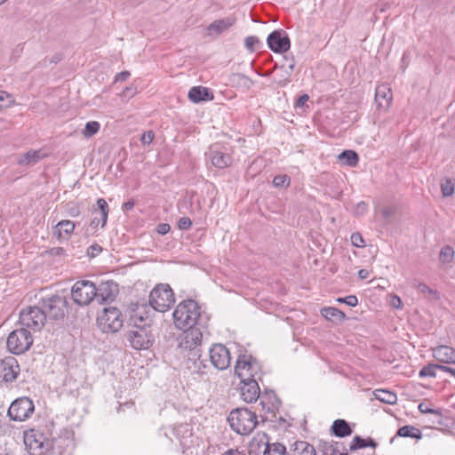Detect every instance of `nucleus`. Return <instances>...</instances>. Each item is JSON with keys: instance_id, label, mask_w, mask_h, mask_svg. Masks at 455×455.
Returning a JSON list of instances; mask_svg holds the SVG:
<instances>
[{"instance_id": "nucleus-57", "label": "nucleus", "mask_w": 455, "mask_h": 455, "mask_svg": "<svg viewBox=\"0 0 455 455\" xmlns=\"http://www.w3.org/2000/svg\"><path fill=\"white\" fill-rule=\"evenodd\" d=\"M154 138V132L152 131H148L142 134L140 140L142 144L149 145L153 141Z\"/></svg>"}, {"instance_id": "nucleus-21", "label": "nucleus", "mask_w": 455, "mask_h": 455, "mask_svg": "<svg viewBox=\"0 0 455 455\" xmlns=\"http://www.w3.org/2000/svg\"><path fill=\"white\" fill-rule=\"evenodd\" d=\"M434 358L440 364H455V349L451 347L440 345L432 348Z\"/></svg>"}, {"instance_id": "nucleus-26", "label": "nucleus", "mask_w": 455, "mask_h": 455, "mask_svg": "<svg viewBox=\"0 0 455 455\" xmlns=\"http://www.w3.org/2000/svg\"><path fill=\"white\" fill-rule=\"evenodd\" d=\"M188 97L194 103L213 100L212 92L208 88L203 86L192 87L188 92Z\"/></svg>"}, {"instance_id": "nucleus-56", "label": "nucleus", "mask_w": 455, "mask_h": 455, "mask_svg": "<svg viewBox=\"0 0 455 455\" xmlns=\"http://www.w3.org/2000/svg\"><path fill=\"white\" fill-rule=\"evenodd\" d=\"M137 93V88L133 85L126 86L121 92V96L124 98H132Z\"/></svg>"}, {"instance_id": "nucleus-29", "label": "nucleus", "mask_w": 455, "mask_h": 455, "mask_svg": "<svg viewBox=\"0 0 455 455\" xmlns=\"http://www.w3.org/2000/svg\"><path fill=\"white\" fill-rule=\"evenodd\" d=\"M211 160L212 165L219 169L226 168L232 164V157L230 155L219 150L211 151Z\"/></svg>"}, {"instance_id": "nucleus-18", "label": "nucleus", "mask_w": 455, "mask_h": 455, "mask_svg": "<svg viewBox=\"0 0 455 455\" xmlns=\"http://www.w3.org/2000/svg\"><path fill=\"white\" fill-rule=\"evenodd\" d=\"M173 435L179 440L184 449H189L194 445L193 427L188 423H180L174 426Z\"/></svg>"}, {"instance_id": "nucleus-11", "label": "nucleus", "mask_w": 455, "mask_h": 455, "mask_svg": "<svg viewBox=\"0 0 455 455\" xmlns=\"http://www.w3.org/2000/svg\"><path fill=\"white\" fill-rule=\"evenodd\" d=\"M73 301L79 306H88L97 295L96 285L88 280L76 281L71 289Z\"/></svg>"}, {"instance_id": "nucleus-14", "label": "nucleus", "mask_w": 455, "mask_h": 455, "mask_svg": "<svg viewBox=\"0 0 455 455\" xmlns=\"http://www.w3.org/2000/svg\"><path fill=\"white\" fill-rule=\"evenodd\" d=\"M204 326V323H201V325H194L193 327H187L184 330L182 339L180 343V347L188 349L190 351L194 350V355H196L199 349H196L197 347L201 345L203 339V332L201 328Z\"/></svg>"}, {"instance_id": "nucleus-27", "label": "nucleus", "mask_w": 455, "mask_h": 455, "mask_svg": "<svg viewBox=\"0 0 455 455\" xmlns=\"http://www.w3.org/2000/svg\"><path fill=\"white\" fill-rule=\"evenodd\" d=\"M236 19L234 16H228L225 19L216 20L207 27L209 34L214 32L220 35L235 25Z\"/></svg>"}, {"instance_id": "nucleus-42", "label": "nucleus", "mask_w": 455, "mask_h": 455, "mask_svg": "<svg viewBox=\"0 0 455 455\" xmlns=\"http://www.w3.org/2000/svg\"><path fill=\"white\" fill-rule=\"evenodd\" d=\"M272 183L277 188H286L291 184V179L287 174H280L273 179Z\"/></svg>"}, {"instance_id": "nucleus-50", "label": "nucleus", "mask_w": 455, "mask_h": 455, "mask_svg": "<svg viewBox=\"0 0 455 455\" xmlns=\"http://www.w3.org/2000/svg\"><path fill=\"white\" fill-rule=\"evenodd\" d=\"M368 211V204L364 201L359 202L354 211L353 214L356 217L363 215Z\"/></svg>"}, {"instance_id": "nucleus-5", "label": "nucleus", "mask_w": 455, "mask_h": 455, "mask_svg": "<svg viewBox=\"0 0 455 455\" xmlns=\"http://www.w3.org/2000/svg\"><path fill=\"white\" fill-rule=\"evenodd\" d=\"M175 302L174 292L168 283H158L150 291L148 307L157 312H165Z\"/></svg>"}, {"instance_id": "nucleus-61", "label": "nucleus", "mask_w": 455, "mask_h": 455, "mask_svg": "<svg viewBox=\"0 0 455 455\" xmlns=\"http://www.w3.org/2000/svg\"><path fill=\"white\" fill-rule=\"evenodd\" d=\"M390 304L395 308H401L403 306L402 299L397 295H393L390 299Z\"/></svg>"}, {"instance_id": "nucleus-3", "label": "nucleus", "mask_w": 455, "mask_h": 455, "mask_svg": "<svg viewBox=\"0 0 455 455\" xmlns=\"http://www.w3.org/2000/svg\"><path fill=\"white\" fill-rule=\"evenodd\" d=\"M235 372L240 381L251 379L262 380V367L258 359L251 355H240L236 360Z\"/></svg>"}, {"instance_id": "nucleus-25", "label": "nucleus", "mask_w": 455, "mask_h": 455, "mask_svg": "<svg viewBox=\"0 0 455 455\" xmlns=\"http://www.w3.org/2000/svg\"><path fill=\"white\" fill-rule=\"evenodd\" d=\"M97 209H93L92 212H96L97 211H100V220L98 218H94L92 220L90 226L92 228H97L100 224L101 228H103L108 221V212H109V207L107 203V201L104 198H99L96 202Z\"/></svg>"}, {"instance_id": "nucleus-31", "label": "nucleus", "mask_w": 455, "mask_h": 455, "mask_svg": "<svg viewBox=\"0 0 455 455\" xmlns=\"http://www.w3.org/2000/svg\"><path fill=\"white\" fill-rule=\"evenodd\" d=\"M396 436L411 437V438H415V439L419 440V439L422 438V433L419 428H417L413 426H411V425H406V426L400 427L397 430L396 435L391 439V443L394 441V439Z\"/></svg>"}, {"instance_id": "nucleus-49", "label": "nucleus", "mask_w": 455, "mask_h": 455, "mask_svg": "<svg viewBox=\"0 0 455 455\" xmlns=\"http://www.w3.org/2000/svg\"><path fill=\"white\" fill-rule=\"evenodd\" d=\"M396 208L395 206H386L381 210V214L386 222H389L391 218L395 214Z\"/></svg>"}, {"instance_id": "nucleus-8", "label": "nucleus", "mask_w": 455, "mask_h": 455, "mask_svg": "<svg viewBox=\"0 0 455 455\" xmlns=\"http://www.w3.org/2000/svg\"><path fill=\"white\" fill-rule=\"evenodd\" d=\"M33 344V337L25 327L12 331L6 341L8 350L13 355H21L28 351Z\"/></svg>"}, {"instance_id": "nucleus-38", "label": "nucleus", "mask_w": 455, "mask_h": 455, "mask_svg": "<svg viewBox=\"0 0 455 455\" xmlns=\"http://www.w3.org/2000/svg\"><path fill=\"white\" fill-rule=\"evenodd\" d=\"M441 371V364L440 363H427V365L423 366L419 372V376L420 378H435L436 377V371Z\"/></svg>"}, {"instance_id": "nucleus-19", "label": "nucleus", "mask_w": 455, "mask_h": 455, "mask_svg": "<svg viewBox=\"0 0 455 455\" xmlns=\"http://www.w3.org/2000/svg\"><path fill=\"white\" fill-rule=\"evenodd\" d=\"M51 450L52 455H72L73 443L66 436H58L51 438Z\"/></svg>"}, {"instance_id": "nucleus-54", "label": "nucleus", "mask_w": 455, "mask_h": 455, "mask_svg": "<svg viewBox=\"0 0 455 455\" xmlns=\"http://www.w3.org/2000/svg\"><path fill=\"white\" fill-rule=\"evenodd\" d=\"M351 242L352 244L355 247H363L365 245L363 236L360 233H353L351 235Z\"/></svg>"}, {"instance_id": "nucleus-32", "label": "nucleus", "mask_w": 455, "mask_h": 455, "mask_svg": "<svg viewBox=\"0 0 455 455\" xmlns=\"http://www.w3.org/2000/svg\"><path fill=\"white\" fill-rule=\"evenodd\" d=\"M381 100H385L387 105H388L392 100V92L388 84H379L375 90V100L379 106L382 105Z\"/></svg>"}, {"instance_id": "nucleus-30", "label": "nucleus", "mask_w": 455, "mask_h": 455, "mask_svg": "<svg viewBox=\"0 0 455 455\" xmlns=\"http://www.w3.org/2000/svg\"><path fill=\"white\" fill-rule=\"evenodd\" d=\"M287 455H316L315 447L305 441H296Z\"/></svg>"}, {"instance_id": "nucleus-12", "label": "nucleus", "mask_w": 455, "mask_h": 455, "mask_svg": "<svg viewBox=\"0 0 455 455\" xmlns=\"http://www.w3.org/2000/svg\"><path fill=\"white\" fill-rule=\"evenodd\" d=\"M35 406L28 397H20L14 400L10 405L7 414L10 419L14 421H24L34 412Z\"/></svg>"}, {"instance_id": "nucleus-33", "label": "nucleus", "mask_w": 455, "mask_h": 455, "mask_svg": "<svg viewBox=\"0 0 455 455\" xmlns=\"http://www.w3.org/2000/svg\"><path fill=\"white\" fill-rule=\"evenodd\" d=\"M321 314L327 320L343 322L346 319V314L337 307H326L322 308Z\"/></svg>"}, {"instance_id": "nucleus-39", "label": "nucleus", "mask_w": 455, "mask_h": 455, "mask_svg": "<svg viewBox=\"0 0 455 455\" xmlns=\"http://www.w3.org/2000/svg\"><path fill=\"white\" fill-rule=\"evenodd\" d=\"M454 256H455L454 249L450 245H445L440 251L439 260L443 264H449L453 261Z\"/></svg>"}, {"instance_id": "nucleus-36", "label": "nucleus", "mask_w": 455, "mask_h": 455, "mask_svg": "<svg viewBox=\"0 0 455 455\" xmlns=\"http://www.w3.org/2000/svg\"><path fill=\"white\" fill-rule=\"evenodd\" d=\"M339 159L344 164L350 167L356 166L359 162L358 154L355 151L350 149L342 151L339 155Z\"/></svg>"}, {"instance_id": "nucleus-17", "label": "nucleus", "mask_w": 455, "mask_h": 455, "mask_svg": "<svg viewBox=\"0 0 455 455\" xmlns=\"http://www.w3.org/2000/svg\"><path fill=\"white\" fill-rule=\"evenodd\" d=\"M96 290L95 300L100 305L115 300L119 292L118 284L112 280L102 282Z\"/></svg>"}, {"instance_id": "nucleus-34", "label": "nucleus", "mask_w": 455, "mask_h": 455, "mask_svg": "<svg viewBox=\"0 0 455 455\" xmlns=\"http://www.w3.org/2000/svg\"><path fill=\"white\" fill-rule=\"evenodd\" d=\"M75 228V222L69 220H63L56 224L54 234L57 235L58 239H60L62 233H65L66 235H71L74 232Z\"/></svg>"}, {"instance_id": "nucleus-6", "label": "nucleus", "mask_w": 455, "mask_h": 455, "mask_svg": "<svg viewBox=\"0 0 455 455\" xmlns=\"http://www.w3.org/2000/svg\"><path fill=\"white\" fill-rule=\"evenodd\" d=\"M38 304L49 319L62 320L68 312V299L58 294L43 297L38 300Z\"/></svg>"}, {"instance_id": "nucleus-20", "label": "nucleus", "mask_w": 455, "mask_h": 455, "mask_svg": "<svg viewBox=\"0 0 455 455\" xmlns=\"http://www.w3.org/2000/svg\"><path fill=\"white\" fill-rule=\"evenodd\" d=\"M259 379H251L248 381H240L242 386L241 397L246 403H252L257 401L260 395V389L259 386Z\"/></svg>"}, {"instance_id": "nucleus-43", "label": "nucleus", "mask_w": 455, "mask_h": 455, "mask_svg": "<svg viewBox=\"0 0 455 455\" xmlns=\"http://www.w3.org/2000/svg\"><path fill=\"white\" fill-rule=\"evenodd\" d=\"M244 45L250 52H254L259 47L260 41L258 36H250L245 37Z\"/></svg>"}, {"instance_id": "nucleus-1", "label": "nucleus", "mask_w": 455, "mask_h": 455, "mask_svg": "<svg viewBox=\"0 0 455 455\" xmlns=\"http://www.w3.org/2000/svg\"><path fill=\"white\" fill-rule=\"evenodd\" d=\"M173 322L180 330L204 323L202 310L194 299H185L178 304L173 314Z\"/></svg>"}, {"instance_id": "nucleus-7", "label": "nucleus", "mask_w": 455, "mask_h": 455, "mask_svg": "<svg viewBox=\"0 0 455 455\" xmlns=\"http://www.w3.org/2000/svg\"><path fill=\"white\" fill-rule=\"evenodd\" d=\"M46 320L47 317L38 303L36 306L27 307L20 312L19 323L26 329L34 331H41Z\"/></svg>"}, {"instance_id": "nucleus-64", "label": "nucleus", "mask_w": 455, "mask_h": 455, "mask_svg": "<svg viewBox=\"0 0 455 455\" xmlns=\"http://www.w3.org/2000/svg\"><path fill=\"white\" fill-rule=\"evenodd\" d=\"M221 455H245L243 451H238L237 449H229Z\"/></svg>"}, {"instance_id": "nucleus-55", "label": "nucleus", "mask_w": 455, "mask_h": 455, "mask_svg": "<svg viewBox=\"0 0 455 455\" xmlns=\"http://www.w3.org/2000/svg\"><path fill=\"white\" fill-rule=\"evenodd\" d=\"M135 307H136V308H134L133 311L136 312V315L139 316L140 321H143L148 317V315L144 316L142 315L144 312L141 311V310L145 311L146 308L148 307V305L146 303H142V304L137 303V304H135Z\"/></svg>"}, {"instance_id": "nucleus-10", "label": "nucleus", "mask_w": 455, "mask_h": 455, "mask_svg": "<svg viewBox=\"0 0 455 455\" xmlns=\"http://www.w3.org/2000/svg\"><path fill=\"white\" fill-rule=\"evenodd\" d=\"M127 340L136 350L148 349L155 342V336L149 326H135L126 333Z\"/></svg>"}, {"instance_id": "nucleus-41", "label": "nucleus", "mask_w": 455, "mask_h": 455, "mask_svg": "<svg viewBox=\"0 0 455 455\" xmlns=\"http://www.w3.org/2000/svg\"><path fill=\"white\" fill-rule=\"evenodd\" d=\"M100 128V124L97 121L87 122L82 133L84 138H91L94 136Z\"/></svg>"}, {"instance_id": "nucleus-40", "label": "nucleus", "mask_w": 455, "mask_h": 455, "mask_svg": "<svg viewBox=\"0 0 455 455\" xmlns=\"http://www.w3.org/2000/svg\"><path fill=\"white\" fill-rule=\"evenodd\" d=\"M40 150H31L23 155L22 159L19 161L20 164H29L36 163L42 158Z\"/></svg>"}, {"instance_id": "nucleus-48", "label": "nucleus", "mask_w": 455, "mask_h": 455, "mask_svg": "<svg viewBox=\"0 0 455 455\" xmlns=\"http://www.w3.org/2000/svg\"><path fill=\"white\" fill-rule=\"evenodd\" d=\"M419 411L424 414H435L437 416L442 415V412L439 409H432L425 403H420L419 404Z\"/></svg>"}, {"instance_id": "nucleus-62", "label": "nucleus", "mask_w": 455, "mask_h": 455, "mask_svg": "<svg viewBox=\"0 0 455 455\" xmlns=\"http://www.w3.org/2000/svg\"><path fill=\"white\" fill-rule=\"evenodd\" d=\"M345 304L349 307H355L358 304V299L355 295H348L345 297Z\"/></svg>"}, {"instance_id": "nucleus-53", "label": "nucleus", "mask_w": 455, "mask_h": 455, "mask_svg": "<svg viewBox=\"0 0 455 455\" xmlns=\"http://www.w3.org/2000/svg\"><path fill=\"white\" fill-rule=\"evenodd\" d=\"M102 251V247L98 243H93L87 249V255L91 258H94Z\"/></svg>"}, {"instance_id": "nucleus-51", "label": "nucleus", "mask_w": 455, "mask_h": 455, "mask_svg": "<svg viewBox=\"0 0 455 455\" xmlns=\"http://www.w3.org/2000/svg\"><path fill=\"white\" fill-rule=\"evenodd\" d=\"M339 444V442H336L335 445L328 444L327 443H324V450L323 451V452L327 451V455H338L339 453V449H338ZM340 445H343V444L340 443Z\"/></svg>"}, {"instance_id": "nucleus-28", "label": "nucleus", "mask_w": 455, "mask_h": 455, "mask_svg": "<svg viewBox=\"0 0 455 455\" xmlns=\"http://www.w3.org/2000/svg\"><path fill=\"white\" fill-rule=\"evenodd\" d=\"M228 81L233 87L243 91L250 90L254 84V82L250 77L241 73H232L229 76Z\"/></svg>"}, {"instance_id": "nucleus-60", "label": "nucleus", "mask_w": 455, "mask_h": 455, "mask_svg": "<svg viewBox=\"0 0 455 455\" xmlns=\"http://www.w3.org/2000/svg\"><path fill=\"white\" fill-rule=\"evenodd\" d=\"M62 60V55L60 54V53H57L55 54L54 56H52V59L48 60V59H44L42 61V66L43 67H46L47 66V63H55L57 64L58 62H60V60Z\"/></svg>"}, {"instance_id": "nucleus-46", "label": "nucleus", "mask_w": 455, "mask_h": 455, "mask_svg": "<svg viewBox=\"0 0 455 455\" xmlns=\"http://www.w3.org/2000/svg\"><path fill=\"white\" fill-rule=\"evenodd\" d=\"M454 183L451 180H446L441 184V190L443 196L445 197L452 196L454 193Z\"/></svg>"}, {"instance_id": "nucleus-52", "label": "nucleus", "mask_w": 455, "mask_h": 455, "mask_svg": "<svg viewBox=\"0 0 455 455\" xmlns=\"http://www.w3.org/2000/svg\"><path fill=\"white\" fill-rule=\"evenodd\" d=\"M178 227L180 230H188L192 227V221L188 217H182L178 221Z\"/></svg>"}, {"instance_id": "nucleus-37", "label": "nucleus", "mask_w": 455, "mask_h": 455, "mask_svg": "<svg viewBox=\"0 0 455 455\" xmlns=\"http://www.w3.org/2000/svg\"><path fill=\"white\" fill-rule=\"evenodd\" d=\"M286 447L280 443H265V450L263 455H287Z\"/></svg>"}, {"instance_id": "nucleus-15", "label": "nucleus", "mask_w": 455, "mask_h": 455, "mask_svg": "<svg viewBox=\"0 0 455 455\" xmlns=\"http://www.w3.org/2000/svg\"><path fill=\"white\" fill-rule=\"evenodd\" d=\"M212 364L218 370L223 371L229 367L231 356L229 350L222 344H215L209 349Z\"/></svg>"}, {"instance_id": "nucleus-2", "label": "nucleus", "mask_w": 455, "mask_h": 455, "mask_svg": "<svg viewBox=\"0 0 455 455\" xmlns=\"http://www.w3.org/2000/svg\"><path fill=\"white\" fill-rule=\"evenodd\" d=\"M228 420L231 428L243 435H249L258 425L256 413L245 407L232 410Z\"/></svg>"}, {"instance_id": "nucleus-22", "label": "nucleus", "mask_w": 455, "mask_h": 455, "mask_svg": "<svg viewBox=\"0 0 455 455\" xmlns=\"http://www.w3.org/2000/svg\"><path fill=\"white\" fill-rule=\"evenodd\" d=\"M275 68H280L285 71V76L283 79L278 80V84L284 86L290 82L291 76L295 68V60L292 55H283L280 64L275 63Z\"/></svg>"}, {"instance_id": "nucleus-4", "label": "nucleus", "mask_w": 455, "mask_h": 455, "mask_svg": "<svg viewBox=\"0 0 455 455\" xmlns=\"http://www.w3.org/2000/svg\"><path fill=\"white\" fill-rule=\"evenodd\" d=\"M51 434L31 428L24 432V444L30 455H46L51 450Z\"/></svg>"}, {"instance_id": "nucleus-23", "label": "nucleus", "mask_w": 455, "mask_h": 455, "mask_svg": "<svg viewBox=\"0 0 455 455\" xmlns=\"http://www.w3.org/2000/svg\"><path fill=\"white\" fill-rule=\"evenodd\" d=\"M281 400L274 391H266L260 396V404L267 412L275 414L281 406Z\"/></svg>"}, {"instance_id": "nucleus-35", "label": "nucleus", "mask_w": 455, "mask_h": 455, "mask_svg": "<svg viewBox=\"0 0 455 455\" xmlns=\"http://www.w3.org/2000/svg\"><path fill=\"white\" fill-rule=\"evenodd\" d=\"M375 398L381 403H387V404H395L397 402V395L395 393L385 390V389H377L374 392Z\"/></svg>"}, {"instance_id": "nucleus-58", "label": "nucleus", "mask_w": 455, "mask_h": 455, "mask_svg": "<svg viewBox=\"0 0 455 455\" xmlns=\"http://www.w3.org/2000/svg\"><path fill=\"white\" fill-rule=\"evenodd\" d=\"M47 253L51 256H64L66 254V251L62 247H52L47 251Z\"/></svg>"}, {"instance_id": "nucleus-13", "label": "nucleus", "mask_w": 455, "mask_h": 455, "mask_svg": "<svg viewBox=\"0 0 455 455\" xmlns=\"http://www.w3.org/2000/svg\"><path fill=\"white\" fill-rule=\"evenodd\" d=\"M20 372L18 361L12 356L0 360V386L14 382Z\"/></svg>"}, {"instance_id": "nucleus-44", "label": "nucleus", "mask_w": 455, "mask_h": 455, "mask_svg": "<svg viewBox=\"0 0 455 455\" xmlns=\"http://www.w3.org/2000/svg\"><path fill=\"white\" fill-rule=\"evenodd\" d=\"M66 212L70 217H77L81 213V204L76 202H69L66 204Z\"/></svg>"}, {"instance_id": "nucleus-9", "label": "nucleus", "mask_w": 455, "mask_h": 455, "mask_svg": "<svg viewBox=\"0 0 455 455\" xmlns=\"http://www.w3.org/2000/svg\"><path fill=\"white\" fill-rule=\"evenodd\" d=\"M97 323L103 332L116 333L124 325L123 314L117 307H106L102 315L98 316Z\"/></svg>"}, {"instance_id": "nucleus-24", "label": "nucleus", "mask_w": 455, "mask_h": 455, "mask_svg": "<svg viewBox=\"0 0 455 455\" xmlns=\"http://www.w3.org/2000/svg\"><path fill=\"white\" fill-rule=\"evenodd\" d=\"M329 431L331 435L344 438L352 435L353 428L346 419H338L332 422Z\"/></svg>"}, {"instance_id": "nucleus-63", "label": "nucleus", "mask_w": 455, "mask_h": 455, "mask_svg": "<svg viewBox=\"0 0 455 455\" xmlns=\"http://www.w3.org/2000/svg\"><path fill=\"white\" fill-rule=\"evenodd\" d=\"M171 229V227L167 223L159 224L156 228V231L161 235L167 234Z\"/></svg>"}, {"instance_id": "nucleus-59", "label": "nucleus", "mask_w": 455, "mask_h": 455, "mask_svg": "<svg viewBox=\"0 0 455 455\" xmlns=\"http://www.w3.org/2000/svg\"><path fill=\"white\" fill-rule=\"evenodd\" d=\"M130 76H131V73L129 71L125 70V71L119 72L115 76L114 83L124 82L130 77Z\"/></svg>"}, {"instance_id": "nucleus-47", "label": "nucleus", "mask_w": 455, "mask_h": 455, "mask_svg": "<svg viewBox=\"0 0 455 455\" xmlns=\"http://www.w3.org/2000/svg\"><path fill=\"white\" fill-rule=\"evenodd\" d=\"M416 287L418 291L424 295L435 296V298L438 297V291L431 289L427 284L424 283H419Z\"/></svg>"}, {"instance_id": "nucleus-16", "label": "nucleus", "mask_w": 455, "mask_h": 455, "mask_svg": "<svg viewBox=\"0 0 455 455\" xmlns=\"http://www.w3.org/2000/svg\"><path fill=\"white\" fill-rule=\"evenodd\" d=\"M267 46L275 53H285L291 47V41L286 32L277 29L271 32L267 38Z\"/></svg>"}, {"instance_id": "nucleus-45", "label": "nucleus", "mask_w": 455, "mask_h": 455, "mask_svg": "<svg viewBox=\"0 0 455 455\" xmlns=\"http://www.w3.org/2000/svg\"><path fill=\"white\" fill-rule=\"evenodd\" d=\"M364 448H366V439L363 438L360 435L354 436V438L350 443L349 450L351 451H356L359 449H364Z\"/></svg>"}]
</instances>
